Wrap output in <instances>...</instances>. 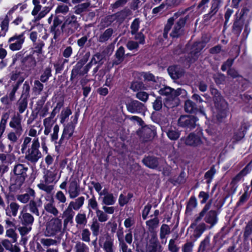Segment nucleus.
I'll return each instance as SVG.
<instances>
[{
	"mask_svg": "<svg viewBox=\"0 0 252 252\" xmlns=\"http://www.w3.org/2000/svg\"><path fill=\"white\" fill-rule=\"evenodd\" d=\"M58 170L51 168L48 170L45 173L43 181H41L40 183L37 185L38 188L42 190H44L48 193H50L54 189V186L49 185L50 183L55 182L56 183L60 178V175L57 178Z\"/></svg>",
	"mask_w": 252,
	"mask_h": 252,
	"instance_id": "nucleus-1",
	"label": "nucleus"
},
{
	"mask_svg": "<svg viewBox=\"0 0 252 252\" xmlns=\"http://www.w3.org/2000/svg\"><path fill=\"white\" fill-rule=\"evenodd\" d=\"M39 147L40 143L38 138H33L31 147L26 153L25 158L31 163H36L42 157V154L39 150Z\"/></svg>",
	"mask_w": 252,
	"mask_h": 252,
	"instance_id": "nucleus-2",
	"label": "nucleus"
},
{
	"mask_svg": "<svg viewBox=\"0 0 252 252\" xmlns=\"http://www.w3.org/2000/svg\"><path fill=\"white\" fill-rule=\"evenodd\" d=\"M28 167L25 164L18 163L16 164L13 169L14 175L12 179L15 180L16 188H19L24 183L27 176Z\"/></svg>",
	"mask_w": 252,
	"mask_h": 252,
	"instance_id": "nucleus-3",
	"label": "nucleus"
},
{
	"mask_svg": "<svg viewBox=\"0 0 252 252\" xmlns=\"http://www.w3.org/2000/svg\"><path fill=\"white\" fill-rule=\"evenodd\" d=\"M79 24L77 21V17L73 14H69L62 26V29H64L68 34H72L79 28Z\"/></svg>",
	"mask_w": 252,
	"mask_h": 252,
	"instance_id": "nucleus-4",
	"label": "nucleus"
},
{
	"mask_svg": "<svg viewBox=\"0 0 252 252\" xmlns=\"http://www.w3.org/2000/svg\"><path fill=\"white\" fill-rule=\"evenodd\" d=\"M78 116L75 115L71 117V122L66 125L63 129V134L59 140V144H61L63 142L64 139H69L73 134L75 128V125L77 122Z\"/></svg>",
	"mask_w": 252,
	"mask_h": 252,
	"instance_id": "nucleus-5",
	"label": "nucleus"
},
{
	"mask_svg": "<svg viewBox=\"0 0 252 252\" xmlns=\"http://www.w3.org/2000/svg\"><path fill=\"white\" fill-rule=\"evenodd\" d=\"M24 32L19 34H15L9 38L8 42L9 43V49L12 51H17L20 50L25 41Z\"/></svg>",
	"mask_w": 252,
	"mask_h": 252,
	"instance_id": "nucleus-6",
	"label": "nucleus"
},
{
	"mask_svg": "<svg viewBox=\"0 0 252 252\" xmlns=\"http://www.w3.org/2000/svg\"><path fill=\"white\" fill-rule=\"evenodd\" d=\"M61 220L57 218H53L47 224L45 234L49 236L54 235L61 230Z\"/></svg>",
	"mask_w": 252,
	"mask_h": 252,
	"instance_id": "nucleus-7",
	"label": "nucleus"
},
{
	"mask_svg": "<svg viewBox=\"0 0 252 252\" xmlns=\"http://www.w3.org/2000/svg\"><path fill=\"white\" fill-rule=\"evenodd\" d=\"M206 140V139L201 134L190 133L186 138L185 143L187 145L197 147L203 144Z\"/></svg>",
	"mask_w": 252,
	"mask_h": 252,
	"instance_id": "nucleus-8",
	"label": "nucleus"
},
{
	"mask_svg": "<svg viewBox=\"0 0 252 252\" xmlns=\"http://www.w3.org/2000/svg\"><path fill=\"white\" fill-rule=\"evenodd\" d=\"M99 245L105 252H114V239L108 237H102L98 241Z\"/></svg>",
	"mask_w": 252,
	"mask_h": 252,
	"instance_id": "nucleus-9",
	"label": "nucleus"
},
{
	"mask_svg": "<svg viewBox=\"0 0 252 252\" xmlns=\"http://www.w3.org/2000/svg\"><path fill=\"white\" fill-rule=\"evenodd\" d=\"M87 57V59L86 60H81L79 61L76 65L73 67L72 70L71 77L73 76H76L77 75H84L88 73L89 70H86L87 65L83 67V66L85 64L86 62H87V58L88 57V55L86 54L85 55Z\"/></svg>",
	"mask_w": 252,
	"mask_h": 252,
	"instance_id": "nucleus-10",
	"label": "nucleus"
},
{
	"mask_svg": "<svg viewBox=\"0 0 252 252\" xmlns=\"http://www.w3.org/2000/svg\"><path fill=\"white\" fill-rule=\"evenodd\" d=\"M26 77L24 72L18 71L12 72L9 83L11 85L19 87L24 81Z\"/></svg>",
	"mask_w": 252,
	"mask_h": 252,
	"instance_id": "nucleus-11",
	"label": "nucleus"
},
{
	"mask_svg": "<svg viewBox=\"0 0 252 252\" xmlns=\"http://www.w3.org/2000/svg\"><path fill=\"white\" fill-rule=\"evenodd\" d=\"M45 199L46 201L44 204V208L45 211L55 217L58 216L59 212L54 204L53 198L50 196H46L45 197Z\"/></svg>",
	"mask_w": 252,
	"mask_h": 252,
	"instance_id": "nucleus-12",
	"label": "nucleus"
},
{
	"mask_svg": "<svg viewBox=\"0 0 252 252\" xmlns=\"http://www.w3.org/2000/svg\"><path fill=\"white\" fill-rule=\"evenodd\" d=\"M128 111L131 113H141L144 110L143 104L137 100H130L126 104Z\"/></svg>",
	"mask_w": 252,
	"mask_h": 252,
	"instance_id": "nucleus-13",
	"label": "nucleus"
},
{
	"mask_svg": "<svg viewBox=\"0 0 252 252\" xmlns=\"http://www.w3.org/2000/svg\"><path fill=\"white\" fill-rule=\"evenodd\" d=\"M22 120V116L19 114H14L9 122L10 127L14 128L15 130H18V133H20V131H23Z\"/></svg>",
	"mask_w": 252,
	"mask_h": 252,
	"instance_id": "nucleus-14",
	"label": "nucleus"
},
{
	"mask_svg": "<svg viewBox=\"0 0 252 252\" xmlns=\"http://www.w3.org/2000/svg\"><path fill=\"white\" fill-rule=\"evenodd\" d=\"M68 192L69 197L71 199L74 198L79 195L80 187L76 181L72 180L70 182Z\"/></svg>",
	"mask_w": 252,
	"mask_h": 252,
	"instance_id": "nucleus-15",
	"label": "nucleus"
},
{
	"mask_svg": "<svg viewBox=\"0 0 252 252\" xmlns=\"http://www.w3.org/2000/svg\"><path fill=\"white\" fill-rule=\"evenodd\" d=\"M10 17L7 15L0 16V36H4L9 29Z\"/></svg>",
	"mask_w": 252,
	"mask_h": 252,
	"instance_id": "nucleus-16",
	"label": "nucleus"
},
{
	"mask_svg": "<svg viewBox=\"0 0 252 252\" xmlns=\"http://www.w3.org/2000/svg\"><path fill=\"white\" fill-rule=\"evenodd\" d=\"M185 20L181 18L174 25L170 35L173 37H178L181 35L183 32V27L185 24Z\"/></svg>",
	"mask_w": 252,
	"mask_h": 252,
	"instance_id": "nucleus-17",
	"label": "nucleus"
},
{
	"mask_svg": "<svg viewBox=\"0 0 252 252\" xmlns=\"http://www.w3.org/2000/svg\"><path fill=\"white\" fill-rule=\"evenodd\" d=\"M159 247L157 238L154 235H153L147 243L146 251L147 252H157Z\"/></svg>",
	"mask_w": 252,
	"mask_h": 252,
	"instance_id": "nucleus-18",
	"label": "nucleus"
},
{
	"mask_svg": "<svg viewBox=\"0 0 252 252\" xmlns=\"http://www.w3.org/2000/svg\"><path fill=\"white\" fill-rule=\"evenodd\" d=\"M205 46V43L204 42H198L195 43L192 48V51L190 53V57L189 60V62L190 63H193L194 62L198 55V52L196 51L198 49H201L203 48Z\"/></svg>",
	"mask_w": 252,
	"mask_h": 252,
	"instance_id": "nucleus-19",
	"label": "nucleus"
},
{
	"mask_svg": "<svg viewBox=\"0 0 252 252\" xmlns=\"http://www.w3.org/2000/svg\"><path fill=\"white\" fill-rule=\"evenodd\" d=\"M168 72L171 77L174 79L180 78L183 74V70L178 66H171L168 68Z\"/></svg>",
	"mask_w": 252,
	"mask_h": 252,
	"instance_id": "nucleus-20",
	"label": "nucleus"
},
{
	"mask_svg": "<svg viewBox=\"0 0 252 252\" xmlns=\"http://www.w3.org/2000/svg\"><path fill=\"white\" fill-rule=\"evenodd\" d=\"M35 194V193L34 190L32 189H28L27 193L23 194L18 195L17 196V198L21 202L23 203H26L31 198H34Z\"/></svg>",
	"mask_w": 252,
	"mask_h": 252,
	"instance_id": "nucleus-21",
	"label": "nucleus"
},
{
	"mask_svg": "<svg viewBox=\"0 0 252 252\" xmlns=\"http://www.w3.org/2000/svg\"><path fill=\"white\" fill-rule=\"evenodd\" d=\"M19 219L23 224H32L33 222V217L29 213L24 212L23 210L19 216Z\"/></svg>",
	"mask_w": 252,
	"mask_h": 252,
	"instance_id": "nucleus-22",
	"label": "nucleus"
},
{
	"mask_svg": "<svg viewBox=\"0 0 252 252\" xmlns=\"http://www.w3.org/2000/svg\"><path fill=\"white\" fill-rule=\"evenodd\" d=\"M103 58V55L100 53H97L94 54L90 62L87 64L86 70H90L93 65L96 64H100L101 65L102 63L101 62Z\"/></svg>",
	"mask_w": 252,
	"mask_h": 252,
	"instance_id": "nucleus-23",
	"label": "nucleus"
},
{
	"mask_svg": "<svg viewBox=\"0 0 252 252\" xmlns=\"http://www.w3.org/2000/svg\"><path fill=\"white\" fill-rule=\"evenodd\" d=\"M194 121L195 119L193 117L182 116L179 118L178 124L181 126H191Z\"/></svg>",
	"mask_w": 252,
	"mask_h": 252,
	"instance_id": "nucleus-24",
	"label": "nucleus"
},
{
	"mask_svg": "<svg viewBox=\"0 0 252 252\" xmlns=\"http://www.w3.org/2000/svg\"><path fill=\"white\" fill-rule=\"evenodd\" d=\"M166 133L171 140H177L180 135V132L175 127L171 126L167 129Z\"/></svg>",
	"mask_w": 252,
	"mask_h": 252,
	"instance_id": "nucleus-25",
	"label": "nucleus"
},
{
	"mask_svg": "<svg viewBox=\"0 0 252 252\" xmlns=\"http://www.w3.org/2000/svg\"><path fill=\"white\" fill-rule=\"evenodd\" d=\"M84 197L80 196L76 199L74 201H71L69 204L73 210H78L84 204Z\"/></svg>",
	"mask_w": 252,
	"mask_h": 252,
	"instance_id": "nucleus-26",
	"label": "nucleus"
},
{
	"mask_svg": "<svg viewBox=\"0 0 252 252\" xmlns=\"http://www.w3.org/2000/svg\"><path fill=\"white\" fill-rule=\"evenodd\" d=\"M143 162L146 166L151 168H156L158 164L157 158L153 157H147L143 159Z\"/></svg>",
	"mask_w": 252,
	"mask_h": 252,
	"instance_id": "nucleus-27",
	"label": "nucleus"
},
{
	"mask_svg": "<svg viewBox=\"0 0 252 252\" xmlns=\"http://www.w3.org/2000/svg\"><path fill=\"white\" fill-rule=\"evenodd\" d=\"M2 244L3 247L7 250L11 252H20V248L16 245L13 246L11 242L7 239L2 241Z\"/></svg>",
	"mask_w": 252,
	"mask_h": 252,
	"instance_id": "nucleus-28",
	"label": "nucleus"
},
{
	"mask_svg": "<svg viewBox=\"0 0 252 252\" xmlns=\"http://www.w3.org/2000/svg\"><path fill=\"white\" fill-rule=\"evenodd\" d=\"M42 129V128L40 125L37 124L30 128L29 135L34 137V138H37V136L41 133Z\"/></svg>",
	"mask_w": 252,
	"mask_h": 252,
	"instance_id": "nucleus-29",
	"label": "nucleus"
},
{
	"mask_svg": "<svg viewBox=\"0 0 252 252\" xmlns=\"http://www.w3.org/2000/svg\"><path fill=\"white\" fill-rule=\"evenodd\" d=\"M244 22L241 18L237 19L234 23L233 26V32L234 33L239 34L242 29Z\"/></svg>",
	"mask_w": 252,
	"mask_h": 252,
	"instance_id": "nucleus-30",
	"label": "nucleus"
},
{
	"mask_svg": "<svg viewBox=\"0 0 252 252\" xmlns=\"http://www.w3.org/2000/svg\"><path fill=\"white\" fill-rule=\"evenodd\" d=\"M172 92L173 89L169 87H164L160 89L158 91V93L160 94L165 95L168 97L167 99V102L170 99L172 100Z\"/></svg>",
	"mask_w": 252,
	"mask_h": 252,
	"instance_id": "nucleus-31",
	"label": "nucleus"
},
{
	"mask_svg": "<svg viewBox=\"0 0 252 252\" xmlns=\"http://www.w3.org/2000/svg\"><path fill=\"white\" fill-rule=\"evenodd\" d=\"M205 221L212 225L215 224L217 222L216 212H209L205 217Z\"/></svg>",
	"mask_w": 252,
	"mask_h": 252,
	"instance_id": "nucleus-32",
	"label": "nucleus"
},
{
	"mask_svg": "<svg viewBox=\"0 0 252 252\" xmlns=\"http://www.w3.org/2000/svg\"><path fill=\"white\" fill-rule=\"evenodd\" d=\"M116 198L112 193L107 194L103 198L102 202L106 205H112L115 204Z\"/></svg>",
	"mask_w": 252,
	"mask_h": 252,
	"instance_id": "nucleus-33",
	"label": "nucleus"
},
{
	"mask_svg": "<svg viewBox=\"0 0 252 252\" xmlns=\"http://www.w3.org/2000/svg\"><path fill=\"white\" fill-rule=\"evenodd\" d=\"M158 223L159 220L157 217L146 221V224L148 227V229L151 231H153L158 227Z\"/></svg>",
	"mask_w": 252,
	"mask_h": 252,
	"instance_id": "nucleus-34",
	"label": "nucleus"
},
{
	"mask_svg": "<svg viewBox=\"0 0 252 252\" xmlns=\"http://www.w3.org/2000/svg\"><path fill=\"white\" fill-rule=\"evenodd\" d=\"M22 132L23 131H20V133H18V130H15V132L11 131L7 134V138L12 143H15L17 142Z\"/></svg>",
	"mask_w": 252,
	"mask_h": 252,
	"instance_id": "nucleus-35",
	"label": "nucleus"
},
{
	"mask_svg": "<svg viewBox=\"0 0 252 252\" xmlns=\"http://www.w3.org/2000/svg\"><path fill=\"white\" fill-rule=\"evenodd\" d=\"M249 172L248 166H246L242 170H241L233 179L232 183L235 184L240 181V180Z\"/></svg>",
	"mask_w": 252,
	"mask_h": 252,
	"instance_id": "nucleus-36",
	"label": "nucleus"
},
{
	"mask_svg": "<svg viewBox=\"0 0 252 252\" xmlns=\"http://www.w3.org/2000/svg\"><path fill=\"white\" fill-rule=\"evenodd\" d=\"M170 233V229L169 226L167 224H162L160 228V238L161 239H163L166 238V236Z\"/></svg>",
	"mask_w": 252,
	"mask_h": 252,
	"instance_id": "nucleus-37",
	"label": "nucleus"
},
{
	"mask_svg": "<svg viewBox=\"0 0 252 252\" xmlns=\"http://www.w3.org/2000/svg\"><path fill=\"white\" fill-rule=\"evenodd\" d=\"M8 119V116L7 114H4L2 115L1 117L0 122V138L1 137L5 130Z\"/></svg>",
	"mask_w": 252,
	"mask_h": 252,
	"instance_id": "nucleus-38",
	"label": "nucleus"
},
{
	"mask_svg": "<svg viewBox=\"0 0 252 252\" xmlns=\"http://www.w3.org/2000/svg\"><path fill=\"white\" fill-rule=\"evenodd\" d=\"M74 250L76 252H89L88 247L81 242H77Z\"/></svg>",
	"mask_w": 252,
	"mask_h": 252,
	"instance_id": "nucleus-39",
	"label": "nucleus"
},
{
	"mask_svg": "<svg viewBox=\"0 0 252 252\" xmlns=\"http://www.w3.org/2000/svg\"><path fill=\"white\" fill-rule=\"evenodd\" d=\"M113 31L112 29H107L99 36V40L100 42H104L107 41L112 35Z\"/></svg>",
	"mask_w": 252,
	"mask_h": 252,
	"instance_id": "nucleus-40",
	"label": "nucleus"
},
{
	"mask_svg": "<svg viewBox=\"0 0 252 252\" xmlns=\"http://www.w3.org/2000/svg\"><path fill=\"white\" fill-rule=\"evenodd\" d=\"M72 112L69 108H65L63 109L61 113L60 119L61 123L63 124L66 119L71 114Z\"/></svg>",
	"mask_w": 252,
	"mask_h": 252,
	"instance_id": "nucleus-41",
	"label": "nucleus"
},
{
	"mask_svg": "<svg viewBox=\"0 0 252 252\" xmlns=\"http://www.w3.org/2000/svg\"><path fill=\"white\" fill-rule=\"evenodd\" d=\"M75 221L78 225H85L87 223V219L85 214L79 213L75 217Z\"/></svg>",
	"mask_w": 252,
	"mask_h": 252,
	"instance_id": "nucleus-42",
	"label": "nucleus"
},
{
	"mask_svg": "<svg viewBox=\"0 0 252 252\" xmlns=\"http://www.w3.org/2000/svg\"><path fill=\"white\" fill-rule=\"evenodd\" d=\"M100 224L96 219L93 220L92 224L91 226V229L92 231L94 236H97L99 233Z\"/></svg>",
	"mask_w": 252,
	"mask_h": 252,
	"instance_id": "nucleus-43",
	"label": "nucleus"
},
{
	"mask_svg": "<svg viewBox=\"0 0 252 252\" xmlns=\"http://www.w3.org/2000/svg\"><path fill=\"white\" fill-rule=\"evenodd\" d=\"M55 197L59 201V203H62L60 205V207L63 209L64 207L63 203H65L66 201V196L62 191H58L56 194Z\"/></svg>",
	"mask_w": 252,
	"mask_h": 252,
	"instance_id": "nucleus-44",
	"label": "nucleus"
},
{
	"mask_svg": "<svg viewBox=\"0 0 252 252\" xmlns=\"http://www.w3.org/2000/svg\"><path fill=\"white\" fill-rule=\"evenodd\" d=\"M96 215L98 220L101 222L106 221L109 219L108 215L102 210H97Z\"/></svg>",
	"mask_w": 252,
	"mask_h": 252,
	"instance_id": "nucleus-45",
	"label": "nucleus"
},
{
	"mask_svg": "<svg viewBox=\"0 0 252 252\" xmlns=\"http://www.w3.org/2000/svg\"><path fill=\"white\" fill-rule=\"evenodd\" d=\"M252 233V220L250 221L246 225L243 237L245 240H247Z\"/></svg>",
	"mask_w": 252,
	"mask_h": 252,
	"instance_id": "nucleus-46",
	"label": "nucleus"
},
{
	"mask_svg": "<svg viewBox=\"0 0 252 252\" xmlns=\"http://www.w3.org/2000/svg\"><path fill=\"white\" fill-rule=\"evenodd\" d=\"M125 50L124 47H120L116 53V59L115 60L120 64L123 61Z\"/></svg>",
	"mask_w": 252,
	"mask_h": 252,
	"instance_id": "nucleus-47",
	"label": "nucleus"
},
{
	"mask_svg": "<svg viewBox=\"0 0 252 252\" xmlns=\"http://www.w3.org/2000/svg\"><path fill=\"white\" fill-rule=\"evenodd\" d=\"M209 209V207L207 205H206L203 210L200 212L199 214V216L195 220V221L193 223H192L190 227H194L196 225H197V223L201 220L203 217H204L206 212Z\"/></svg>",
	"mask_w": 252,
	"mask_h": 252,
	"instance_id": "nucleus-48",
	"label": "nucleus"
},
{
	"mask_svg": "<svg viewBox=\"0 0 252 252\" xmlns=\"http://www.w3.org/2000/svg\"><path fill=\"white\" fill-rule=\"evenodd\" d=\"M89 6L88 3H83L78 5L75 7V13L77 14H80L85 11Z\"/></svg>",
	"mask_w": 252,
	"mask_h": 252,
	"instance_id": "nucleus-49",
	"label": "nucleus"
},
{
	"mask_svg": "<svg viewBox=\"0 0 252 252\" xmlns=\"http://www.w3.org/2000/svg\"><path fill=\"white\" fill-rule=\"evenodd\" d=\"M195 104L190 100H187L185 102V109L186 112L192 113L194 110Z\"/></svg>",
	"mask_w": 252,
	"mask_h": 252,
	"instance_id": "nucleus-50",
	"label": "nucleus"
},
{
	"mask_svg": "<svg viewBox=\"0 0 252 252\" xmlns=\"http://www.w3.org/2000/svg\"><path fill=\"white\" fill-rule=\"evenodd\" d=\"M187 92L186 90L181 88L177 89V90H173L172 92V101H175V98L178 96L182 94L183 96H186Z\"/></svg>",
	"mask_w": 252,
	"mask_h": 252,
	"instance_id": "nucleus-51",
	"label": "nucleus"
},
{
	"mask_svg": "<svg viewBox=\"0 0 252 252\" xmlns=\"http://www.w3.org/2000/svg\"><path fill=\"white\" fill-rule=\"evenodd\" d=\"M174 22V18L173 17L170 18L168 19L166 25L165 26L164 32H163V36L164 38L167 37V34L171 28V26L173 25Z\"/></svg>",
	"mask_w": 252,
	"mask_h": 252,
	"instance_id": "nucleus-52",
	"label": "nucleus"
},
{
	"mask_svg": "<svg viewBox=\"0 0 252 252\" xmlns=\"http://www.w3.org/2000/svg\"><path fill=\"white\" fill-rule=\"evenodd\" d=\"M91 233L89 229L84 228L81 232V239L82 241L86 242H89L90 241Z\"/></svg>",
	"mask_w": 252,
	"mask_h": 252,
	"instance_id": "nucleus-53",
	"label": "nucleus"
},
{
	"mask_svg": "<svg viewBox=\"0 0 252 252\" xmlns=\"http://www.w3.org/2000/svg\"><path fill=\"white\" fill-rule=\"evenodd\" d=\"M51 69L50 67L46 68L43 73L41 75L40 77V80L42 82H45L47 81L49 78V77L51 76Z\"/></svg>",
	"mask_w": 252,
	"mask_h": 252,
	"instance_id": "nucleus-54",
	"label": "nucleus"
},
{
	"mask_svg": "<svg viewBox=\"0 0 252 252\" xmlns=\"http://www.w3.org/2000/svg\"><path fill=\"white\" fill-rule=\"evenodd\" d=\"M140 21L138 19H135L131 25V32L132 34H136L139 28Z\"/></svg>",
	"mask_w": 252,
	"mask_h": 252,
	"instance_id": "nucleus-55",
	"label": "nucleus"
},
{
	"mask_svg": "<svg viewBox=\"0 0 252 252\" xmlns=\"http://www.w3.org/2000/svg\"><path fill=\"white\" fill-rule=\"evenodd\" d=\"M59 132V126L58 125L54 126L53 127V132L51 134V141L57 143V140L58 139V133Z\"/></svg>",
	"mask_w": 252,
	"mask_h": 252,
	"instance_id": "nucleus-56",
	"label": "nucleus"
},
{
	"mask_svg": "<svg viewBox=\"0 0 252 252\" xmlns=\"http://www.w3.org/2000/svg\"><path fill=\"white\" fill-rule=\"evenodd\" d=\"M16 229H6V236L8 237L11 238L13 242H16L17 241V235L15 233Z\"/></svg>",
	"mask_w": 252,
	"mask_h": 252,
	"instance_id": "nucleus-57",
	"label": "nucleus"
},
{
	"mask_svg": "<svg viewBox=\"0 0 252 252\" xmlns=\"http://www.w3.org/2000/svg\"><path fill=\"white\" fill-rule=\"evenodd\" d=\"M210 243V239L209 237H206L203 241H202L200 245L199 249L202 252H205L209 246Z\"/></svg>",
	"mask_w": 252,
	"mask_h": 252,
	"instance_id": "nucleus-58",
	"label": "nucleus"
},
{
	"mask_svg": "<svg viewBox=\"0 0 252 252\" xmlns=\"http://www.w3.org/2000/svg\"><path fill=\"white\" fill-rule=\"evenodd\" d=\"M72 209H73L69 204L67 208L63 212V216L66 217L68 219H72L73 215Z\"/></svg>",
	"mask_w": 252,
	"mask_h": 252,
	"instance_id": "nucleus-59",
	"label": "nucleus"
},
{
	"mask_svg": "<svg viewBox=\"0 0 252 252\" xmlns=\"http://www.w3.org/2000/svg\"><path fill=\"white\" fill-rule=\"evenodd\" d=\"M69 10L68 7L64 4L59 5L56 9V13L66 14Z\"/></svg>",
	"mask_w": 252,
	"mask_h": 252,
	"instance_id": "nucleus-60",
	"label": "nucleus"
},
{
	"mask_svg": "<svg viewBox=\"0 0 252 252\" xmlns=\"http://www.w3.org/2000/svg\"><path fill=\"white\" fill-rule=\"evenodd\" d=\"M30 211L37 216L39 215L38 210L37 207L36 203L34 201H31L29 204Z\"/></svg>",
	"mask_w": 252,
	"mask_h": 252,
	"instance_id": "nucleus-61",
	"label": "nucleus"
},
{
	"mask_svg": "<svg viewBox=\"0 0 252 252\" xmlns=\"http://www.w3.org/2000/svg\"><path fill=\"white\" fill-rule=\"evenodd\" d=\"M19 207V205L16 203L12 202L10 203L9 208L12 216L15 217L17 215Z\"/></svg>",
	"mask_w": 252,
	"mask_h": 252,
	"instance_id": "nucleus-62",
	"label": "nucleus"
},
{
	"mask_svg": "<svg viewBox=\"0 0 252 252\" xmlns=\"http://www.w3.org/2000/svg\"><path fill=\"white\" fill-rule=\"evenodd\" d=\"M30 90V86L28 82L26 81L23 86L22 95L25 96L26 97L29 96V92Z\"/></svg>",
	"mask_w": 252,
	"mask_h": 252,
	"instance_id": "nucleus-63",
	"label": "nucleus"
},
{
	"mask_svg": "<svg viewBox=\"0 0 252 252\" xmlns=\"http://www.w3.org/2000/svg\"><path fill=\"white\" fill-rule=\"evenodd\" d=\"M168 248L169 251H171V252H178V251H179V248L175 244L174 239H171L169 241Z\"/></svg>",
	"mask_w": 252,
	"mask_h": 252,
	"instance_id": "nucleus-64",
	"label": "nucleus"
}]
</instances>
